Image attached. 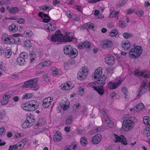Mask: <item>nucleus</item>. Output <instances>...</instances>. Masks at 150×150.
Segmentation results:
<instances>
[{"label": "nucleus", "instance_id": "obj_44", "mask_svg": "<svg viewBox=\"0 0 150 150\" xmlns=\"http://www.w3.org/2000/svg\"><path fill=\"white\" fill-rule=\"evenodd\" d=\"M52 71V74L54 76H56L59 73L58 69L55 67H53L51 68Z\"/></svg>", "mask_w": 150, "mask_h": 150}, {"label": "nucleus", "instance_id": "obj_9", "mask_svg": "<svg viewBox=\"0 0 150 150\" xmlns=\"http://www.w3.org/2000/svg\"><path fill=\"white\" fill-rule=\"evenodd\" d=\"M1 39L4 43L6 44H11L12 42L13 41V38L6 33L2 35Z\"/></svg>", "mask_w": 150, "mask_h": 150}, {"label": "nucleus", "instance_id": "obj_3", "mask_svg": "<svg viewBox=\"0 0 150 150\" xmlns=\"http://www.w3.org/2000/svg\"><path fill=\"white\" fill-rule=\"evenodd\" d=\"M134 117H133L128 118L126 117L125 119L124 120L122 124L123 129L126 131H128L131 129L134 125Z\"/></svg>", "mask_w": 150, "mask_h": 150}, {"label": "nucleus", "instance_id": "obj_24", "mask_svg": "<svg viewBox=\"0 0 150 150\" xmlns=\"http://www.w3.org/2000/svg\"><path fill=\"white\" fill-rule=\"evenodd\" d=\"M6 8L8 11L9 13H15L18 12L19 11L18 8L16 7L11 8L8 6L6 7Z\"/></svg>", "mask_w": 150, "mask_h": 150}, {"label": "nucleus", "instance_id": "obj_20", "mask_svg": "<svg viewBox=\"0 0 150 150\" xmlns=\"http://www.w3.org/2000/svg\"><path fill=\"white\" fill-rule=\"evenodd\" d=\"M102 73V68L98 67L95 71L93 76L95 79H97L99 77Z\"/></svg>", "mask_w": 150, "mask_h": 150}, {"label": "nucleus", "instance_id": "obj_51", "mask_svg": "<svg viewBox=\"0 0 150 150\" xmlns=\"http://www.w3.org/2000/svg\"><path fill=\"white\" fill-rule=\"evenodd\" d=\"M118 32L117 30L114 29L112 30L110 33V35L112 37L115 36L118 34Z\"/></svg>", "mask_w": 150, "mask_h": 150}, {"label": "nucleus", "instance_id": "obj_31", "mask_svg": "<svg viewBox=\"0 0 150 150\" xmlns=\"http://www.w3.org/2000/svg\"><path fill=\"white\" fill-rule=\"evenodd\" d=\"M121 90L124 93L125 99L127 100H128L129 98V96L128 95L129 93L127 88L126 87H124L122 88Z\"/></svg>", "mask_w": 150, "mask_h": 150}, {"label": "nucleus", "instance_id": "obj_41", "mask_svg": "<svg viewBox=\"0 0 150 150\" xmlns=\"http://www.w3.org/2000/svg\"><path fill=\"white\" fill-rule=\"evenodd\" d=\"M80 142L81 144L83 146H86L87 144L86 138L84 137H83L81 138Z\"/></svg>", "mask_w": 150, "mask_h": 150}, {"label": "nucleus", "instance_id": "obj_34", "mask_svg": "<svg viewBox=\"0 0 150 150\" xmlns=\"http://www.w3.org/2000/svg\"><path fill=\"white\" fill-rule=\"evenodd\" d=\"M33 125L30 122L26 120L22 124V127L24 129L28 128L31 127Z\"/></svg>", "mask_w": 150, "mask_h": 150}, {"label": "nucleus", "instance_id": "obj_35", "mask_svg": "<svg viewBox=\"0 0 150 150\" xmlns=\"http://www.w3.org/2000/svg\"><path fill=\"white\" fill-rule=\"evenodd\" d=\"M122 46L125 50H127L131 47L130 42H129L122 43Z\"/></svg>", "mask_w": 150, "mask_h": 150}, {"label": "nucleus", "instance_id": "obj_50", "mask_svg": "<svg viewBox=\"0 0 150 150\" xmlns=\"http://www.w3.org/2000/svg\"><path fill=\"white\" fill-rule=\"evenodd\" d=\"M21 42V40L20 39L17 37H15L13 38V41H12L11 44H17Z\"/></svg>", "mask_w": 150, "mask_h": 150}, {"label": "nucleus", "instance_id": "obj_10", "mask_svg": "<svg viewBox=\"0 0 150 150\" xmlns=\"http://www.w3.org/2000/svg\"><path fill=\"white\" fill-rule=\"evenodd\" d=\"M45 28L47 31L51 32L56 30V25L54 22L51 21L49 23H48L46 25Z\"/></svg>", "mask_w": 150, "mask_h": 150}, {"label": "nucleus", "instance_id": "obj_40", "mask_svg": "<svg viewBox=\"0 0 150 150\" xmlns=\"http://www.w3.org/2000/svg\"><path fill=\"white\" fill-rule=\"evenodd\" d=\"M143 122L146 125H150V117L149 116H145L143 118Z\"/></svg>", "mask_w": 150, "mask_h": 150}, {"label": "nucleus", "instance_id": "obj_60", "mask_svg": "<svg viewBox=\"0 0 150 150\" xmlns=\"http://www.w3.org/2000/svg\"><path fill=\"white\" fill-rule=\"evenodd\" d=\"M108 120H105V122L108 124V127H112L113 126V125L112 123V121L110 120V119H108Z\"/></svg>", "mask_w": 150, "mask_h": 150}, {"label": "nucleus", "instance_id": "obj_25", "mask_svg": "<svg viewBox=\"0 0 150 150\" xmlns=\"http://www.w3.org/2000/svg\"><path fill=\"white\" fill-rule=\"evenodd\" d=\"M26 120L33 125L35 121V116L31 114H30L28 115Z\"/></svg>", "mask_w": 150, "mask_h": 150}, {"label": "nucleus", "instance_id": "obj_13", "mask_svg": "<svg viewBox=\"0 0 150 150\" xmlns=\"http://www.w3.org/2000/svg\"><path fill=\"white\" fill-rule=\"evenodd\" d=\"M11 94H5L3 96L1 100L0 103L1 105H5L9 102V99L11 97Z\"/></svg>", "mask_w": 150, "mask_h": 150}, {"label": "nucleus", "instance_id": "obj_26", "mask_svg": "<svg viewBox=\"0 0 150 150\" xmlns=\"http://www.w3.org/2000/svg\"><path fill=\"white\" fill-rule=\"evenodd\" d=\"M45 119L44 118H40L37 122L36 125L35 127V128H38V127L42 126L45 123Z\"/></svg>", "mask_w": 150, "mask_h": 150}, {"label": "nucleus", "instance_id": "obj_55", "mask_svg": "<svg viewBox=\"0 0 150 150\" xmlns=\"http://www.w3.org/2000/svg\"><path fill=\"white\" fill-rule=\"evenodd\" d=\"M142 72L143 71H140L139 70L137 69L134 71V74L136 76H142Z\"/></svg>", "mask_w": 150, "mask_h": 150}, {"label": "nucleus", "instance_id": "obj_16", "mask_svg": "<svg viewBox=\"0 0 150 150\" xmlns=\"http://www.w3.org/2000/svg\"><path fill=\"white\" fill-rule=\"evenodd\" d=\"M122 83L121 80H119L117 82L113 83L110 82L108 83V86L109 88L111 89H115L117 87L120 85Z\"/></svg>", "mask_w": 150, "mask_h": 150}, {"label": "nucleus", "instance_id": "obj_57", "mask_svg": "<svg viewBox=\"0 0 150 150\" xmlns=\"http://www.w3.org/2000/svg\"><path fill=\"white\" fill-rule=\"evenodd\" d=\"M6 132V130L4 128H0V136L4 135Z\"/></svg>", "mask_w": 150, "mask_h": 150}, {"label": "nucleus", "instance_id": "obj_5", "mask_svg": "<svg viewBox=\"0 0 150 150\" xmlns=\"http://www.w3.org/2000/svg\"><path fill=\"white\" fill-rule=\"evenodd\" d=\"M148 87L150 88V82L146 80H143L140 86L138 88L137 93V96L139 97L144 93Z\"/></svg>", "mask_w": 150, "mask_h": 150}, {"label": "nucleus", "instance_id": "obj_8", "mask_svg": "<svg viewBox=\"0 0 150 150\" xmlns=\"http://www.w3.org/2000/svg\"><path fill=\"white\" fill-rule=\"evenodd\" d=\"M115 139L114 141L115 142H121L122 144L126 145L127 144V141L125 137L123 135L118 136L115 134H114Z\"/></svg>", "mask_w": 150, "mask_h": 150}, {"label": "nucleus", "instance_id": "obj_29", "mask_svg": "<svg viewBox=\"0 0 150 150\" xmlns=\"http://www.w3.org/2000/svg\"><path fill=\"white\" fill-rule=\"evenodd\" d=\"M112 45V42L110 40H106L105 41L102 46V48L105 49L111 47Z\"/></svg>", "mask_w": 150, "mask_h": 150}, {"label": "nucleus", "instance_id": "obj_17", "mask_svg": "<svg viewBox=\"0 0 150 150\" xmlns=\"http://www.w3.org/2000/svg\"><path fill=\"white\" fill-rule=\"evenodd\" d=\"M38 15L41 18L44 22L47 23L51 20L50 18L48 15L43 13L42 12H39Z\"/></svg>", "mask_w": 150, "mask_h": 150}, {"label": "nucleus", "instance_id": "obj_52", "mask_svg": "<svg viewBox=\"0 0 150 150\" xmlns=\"http://www.w3.org/2000/svg\"><path fill=\"white\" fill-rule=\"evenodd\" d=\"M42 62L43 63L44 67L50 66L52 64V62L49 60H47Z\"/></svg>", "mask_w": 150, "mask_h": 150}, {"label": "nucleus", "instance_id": "obj_33", "mask_svg": "<svg viewBox=\"0 0 150 150\" xmlns=\"http://www.w3.org/2000/svg\"><path fill=\"white\" fill-rule=\"evenodd\" d=\"M83 27H84L85 28H86L87 30L88 29L92 30H94V25L93 23L91 22H88L84 24L83 25Z\"/></svg>", "mask_w": 150, "mask_h": 150}, {"label": "nucleus", "instance_id": "obj_54", "mask_svg": "<svg viewBox=\"0 0 150 150\" xmlns=\"http://www.w3.org/2000/svg\"><path fill=\"white\" fill-rule=\"evenodd\" d=\"M146 72V70H144L143 71L142 76H144L145 78H149L150 77V74L147 73Z\"/></svg>", "mask_w": 150, "mask_h": 150}, {"label": "nucleus", "instance_id": "obj_23", "mask_svg": "<svg viewBox=\"0 0 150 150\" xmlns=\"http://www.w3.org/2000/svg\"><path fill=\"white\" fill-rule=\"evenodd\" d=\"M144 108V104L142 103H140L136 105L133 110L136 112L139 111L141 110L143 111L145 109Z\"/></svg>", "mask_w": 150, "mask_h": 150}, {"label": "nucleus", "instance_id": "obj_46", "mask_svg": "<svg viewBox=\"0 0 150 150\" xmlns=\"http://www.w3.org/2000/svg\"><path fill=\"white\" fill-rule=\"evenodd\" d=\"M73 119V117L71 116L68 117L66 120V124L67 125H70L72 122Z\"/></svg>", "mask_w": 150, "mask_h": 150}, {"label": "nucleus", "instance_id": "obj_12", "mask_svg": "<svg viewBox=\"0 0 150 150\" xmlns=\"http://www.w3.org/2000/svg\"><path fill=\"white\" fill-rule=\"evenodd\" d=\"M101 135L100 134H97L93 137L91 138V143L95 144H99L101 140Z\"/></svg>", "mask_w": 150, "mask_h": 150}, {"label": "nucleus", "instance_id": "obj_37", "mask_svg": "<svg viewBox=\"0 0 150 150\" xmlns=\"http://www.w3.org/2000/svg\"><path fill=\"white\" fill-rule=\"evenodd\" d=\"M128 0H122L119 1L116 4V7L117 8H120L124 6L127 1Z\"/></svg>", "mask_w": 150, "mask_h": 150}, {"label": "nucleus", "instance_id": "obj_49", "mask_svg": "<svg viewBox=\"0 0 150 150\" xmlns=\"http://www.w3.org/2000/svg\"><path fill=\"white\" fill-rule=\"evenodd\" d=\"M28 54L26 52H23L21 53L19 55V57L24 59L28 58Z\"/></svg>", "mask_w": 150, "mask_h": 150}, {"label": "nucleus", "instance_id": "obj_47", "mask_svg": "<svg viewBox=\"0 0 150 150\" xmlns=\"http://www.w3.org/2000/svg\"><path fill=\"white\" fill-rule=\"evenodd\" d=\"M39 8L41 10H46V11H49L51 9L50 7L48 5L43 6L40 7Z\"/></svg>", "mask_w": 150, "mask_h": 150}, {"label": "nucleus", "instance_id": "obj_59", "mask_svg": "<svg viewBox=\"0 0 150 150\" xmlns=\"http://www.w3.org/2000/svg\"><path fill=\"white\" fill-rule=\"evenodd\" d=\"M17 21L18 23L23 24L25 23V20L23 18H20L17 19Z\"/></svg>", "mask_w": 150, "mask_h": 150}, {"label": "nucleus", "instance_id": "obj_42", "mask_svg": "<svg viewBox=\"0 0 150 150\" xmlns=\"http://www.w3.org/2000/svg\"><path fill=\"white\" fill-rule=\"evenodd\" d=\"M25 60L20 57L17 58V62L20 65H23L24 64Z\"/></svg>", "mask_w": 150, "mask_h": 150}, {"label": "nucleus", "instance_id": "obj_1", "mask_svg": "<svg viewBox=\"0 0 150 150\" xmlns=\"http://www.w3.org/2000/svg\"><path fill=\"white\" fill-rule=\"evenodd\" d=\"M108 78L104 75L101 76L99 79L94 82L90 83V86L93 88L100 95L104 94L103 87L104 85L108 81Z\"/></svg>", "mask_w": 150, "mask_h": 150}, {"label": "nucleus", "instance_id": "obj_58", "mask_svg": "<svg viewBox=\"0 0 150 150\" xmlns=\"http://www.w3.org/2000/svg\"><path fill=\"white\" fill-rule=\"evenodd\" d=\"M135 13L139 17H142L144 15V12L141 10H139L136 11Z\"/></svg>", "mask_w": 150, "mask_h": 150}, {"label": "nucleus", "instance_id": "obj_36", "mask_svg": "<svg viewBox=\"0 0 150 150\" xmlns=\"http://www.w3.org/2000/svg\"><path fill=\"white\" fill-rule=\"evenodd\" d=\"M22 107L24 110L26 111H30L29 102L22 104Z\"/></svg>", "mask_w": 150, "mask_h": 150}, {"label": "nucleus", "instance_id": "obj_19", "mask_svg": "<svg viewBox=\"0 0 150 150\" xmlns=\"http://www.w3.org/2000/svg\"><path fill=\"white\" fill-rule=\"evenodd\" d=\"M105 59L106 63L108 65H112L115 63V59L112 56H106Z\"/></svg>", "mask_w": 150, "mask_h": 150}, {"label": "nucleus", "instance_id": "obj_22", "mask_svg": "<svg viewBox=\"0 0 150 150\" xmlns=\"http://www.w3.org/2000/svg\"><path fill=\"white\" fill-rule=\"evenodd\" d=\"M5 53V56L7 58H9L11 57L12 54L11 50L9 47H6L4 49V53Z\"/></svg>", "mask_w": 150, "mask_h": 150}, {"label": "nucleus", "instance_id": "obj_39", "mask_svg": "<svg viewBox=\"0 0 150 150\" xmlns=\"http://www.w3.org/2000/svg\"><path fill=\"white\" fill-rule=\"evenodd\" d=\"M60 105L61 108L64 110H67L69 108V105H67V102L65 101L61 103Z\"/></svg>", "mask_w": 150, "mask_h": 150}, {"label": "nucleus", "instance_id": "obj_4", "mask_svg": "<svg viewBox=\"0 0 150 150\" xmlns=\"http://www.w3.org/2000/svg\"><path fill=\"white\" fill-rule=\"evenodd\" d=\"M142 52V48L139 46H136L129 51V57L133 59L138 58Z\"/></svg>", "mask_w": 150, "mask_h": 150}, {"label": "nucleus", "instance_id": "obj_63", "mask_svg": "<svg viewBox=\"0 0 150 150\" xmlns=\"http://www.w3.org/2000/svg\"><path fill=\"white\" fill-rule=\"evenodd\" d=\"M101 130V128L99 127H98L93 130V132L96 133L100 131Z\"/></svg>", "mask_w": 150, "mask_h": 150}, {"label": "nucleus", "instance_id": "obj_38", "mask_svg": "<svg viewBox=\"0 0 150 150\" xmlns=\"http://www.w3.org/2000/svg\"><path fill=\"white\" fill-rule=\"evenodd\" d=\"M77 148V145L75 142H73L69 147L65 150H75Z\"/></svg>", "mask_w": 150, "mask_h": 150}, {"label": "nucleus", "instance_id": "obj_6", "mask_svg": "<svg viewBox=\"0 0 150 150\" xmlns=\"http://www.w3.org/2000/svg\"><path fill=\"white\" fill-rule=\"evenodd\" d=\"M38 78H35L29 80L24 83L23 87L25 88H35L37 84Z\"/></svg>", "mask_w": 150, "mask_h": 150}, {"label": "nucleus", "instance_id": "obj_21", "mask_svg": "<svg viewBox=\"0 0 150 150\" xmlns=\"http://www.w3.org/2000/svg\"><path fill=\"white\" fill-rule=\"evenodd\" d=\"M9 31L12 33H15L18 30V25L16 23H12L8 27Z\"/></svg>", "mask_w": 150, "mask_h": 150}, {"label": "nucleus", "instance_id": "obj_48", "mask_svg": "<svg viewBox=\"0 0 150 150\" xmlns=\"http://www.w3.org/2000/svg\"><path fill=\"white\" fill-rule=\"evenodd\" d=\"M33 96V94L32 93H26L23 96L22 98L28 99L31 98Z\"/></svg>", "mask_w": 150, "mask_h": 150}, {"label": "nucleus", "instance_id": "obj_61", "mask_svg": "<svg viewBox=\"0 0 150 150\" xmlns=\"http://www.w3.org/2000/svg\"><path fill=\"white\" fill-rule=\"evenodd\" d=\"M43 78L45 79V81L48 82L50 81V78L48 77L46 74H44L43 75Z\"/></svg>", "mask_w": 150, "mask_h": 150}, {"label": "nucleus", "instance_id": "obj_32", "mask_svg": "<svg viewBox=\"0 0 150 150\" xmlns=\"http://www.w3.org/2000/svg\"><path fill=\"white\" fill-rule=\"evenodd\" d=\"M72 48L70 45H66L64 47V52L65 54L68 55L70 53V52L72 50Z\"/></svg>", "mask_w": 150, "mask_h": 150}, {"label": "nucleus", "instance_id": "obj_28", "mask_svg": "<svg viewBox=\"0 0 150 150\" xmlns=\"http://www.w3.org/2000/svg\"><path fill=\"white\" fill-rule=\"evenodd\" d=\"M61 134L58 133L57 132H56L54 136L53 139L55 142L61 141L62 139Z\"/></svg>", "mask_w": 150, "mask_h": 150}, {"label": "nucleus", "instance_id": "obj_27", "mask_svg": "<svg viewBox=\"0 0 150 150\" xmlns=\"http://www.w3.org/2000/svg\"><path fill=\"white\" fill-rule=\"evenodd\" d=\"M29 57L30 60V63L32 64L34 62L36 58V54L34 51L32 50L30 52Z\"/></svg>", "mask_w": 150, "mask_h": 150}, {"label": "nucleus", "instance_id": "obj_7", "mask_svg": "<svg viewBox=\"0 0 150 150\" xmlns=\"http://www.w3.org/2000/svg\"><path fill=\"white\" fill-rule=\"evenodd\" d=\"M88 69L86 67H82L78 72L77 76L79 79L81 80L86 78L88 74Z\"/></svg>", "mask_w": 150, "mask_h": 150}, {"label": "nucleus", "instance_id": "obj_53", "mask_svg": "<svg viewBox=\"0 0 150 150\" xmlns=\"http://www.w3.org/2000/svg\"><path fill=\"white\" fill-rule=\"evenodd\" d=\"M16 144L18 147V150H21L24 146L22 144V142H21L20 141Z\"/></svg>", "mask_w": 150, "mask_h": 150}, {"label": "nucleus", "instance_id": "obj_43", "mask_svg": "<svg viewBox=\"0 0 150 150\" xmlns=\"http://www.w3.org/2000/svg\"><path fill=\"white\" fill-rule=\"evenodd\" d=\"M119 13V11H115L114 10H113L110 14L109 17L110 18L115 17L117 16Z\"/></svg>", "mask_w": 150, "mask_h": 150}, {"label": "nucleus", "instance_id": "obj_2", "mask_svg": "<svg viewBox=\"0 0 150 150\" xmlns=\"http://www.w3.org/2000/svg\"><path fill=\"white\" fill-rule=\"evenodd\" d=\"M73 39V34L72 33H68L64 36L60 31H58L56 32L54 35L52 36L51 41L54 42H70Z\"/></svg>", "mask_w": 150, "mask_h": 150}, {"label": "nucleus", "instance_id": "obj_11", "mask_svg": "<svg viewBox=\"0 0 150 150\" xmlns=\"http://www.w3.org/2000/svg\"><path fill=\"white\" fill-rule=\"evenodd\" d=\"M74 84L72 82L69 81L61 85V88L63 90H70L74 86Z\"/></svg>", "mask_w": 150, "mask_h": 150}, {"label": "nucleus", "instance_id": "obj_45", "mask_svg": "<svg viewBox=\"0 0 150 150\" xmlns=\"http://www.w3.org/2000/svg\"><path fill=\"white\" fill-rule=\"evenodd\" d=\"M143 134L146 137L150 136V128L148 127H146L143 131Z\"/></svg>", "mask_w": 150, "mask_h": 150}, {"label": "nucleus", "instance_id": "obj_18", "mask_svg": "<svg viewBox=\"0 0 150 150\" xmlns=\"http://www.w3.org/2000/svg\"><path fill=\"white\" fill-rule=\"evenodd\" d=\"M91 46V44L89 42L86 41L83 43H79L78 47L79 49H82L84 48H89Z\"/></svg>", "mask_w": 150, "mask_h": 150}, {"label": "nucleus", "instance_id": "obj_14", "mask_svg": "<svg viewBox=\"0 0 150 150\" xmlns=\"http://www.w3.org/2000/svg\"><path fill=\"white\" fill-rule=\"evenodd\" d=\"M53 98L51 97L45 98L43 100L42 105L43 107L47 108L51 104L53 101Z\"/></svg>", "mask_w": 150, "mask_h": 150}, {"label": "nucleus", "instance_id": "obj_30", "mask_svg": "<svg viewBox=\"0 0 150 150\" xmlns=\"http://www.w3.org/2000/svg\"><path fill=\"white\" fill-rule=\"evenodd\" d=\"M72 50L70 52V53L68 54L72 58H75L77 56L78 54V51L75 48H72Z\"/></svg>", "mask_w": 150, "mask_h": 150}, {"label": "nucleus", "instance_id": "obj_15", "mask_svg": "<svg viewBox=\"0 0 150 150\" xmlns=\"http://www.w3.org/2000/svg\"><path fill=\"white\" fill-rule=\"evenodd\" d=\"M29 102L30 111H34L38 108L39 105L38 102L35 100H32Z\"/></svg>", "mask_w": 150, "mask_h": 150}, {"label": "nucleus", "instance_id": "obj_56", "mask_svg": "<svg viewBox=\"0 0 150 150\" xmlns=\"http://www.w3.org/2000/svg\"><path fill=\"white\" fill-rule=\"evenodd\" d=\"M17 144H13V145H11L10 146L8 150H18V148Z\"/></svg>", "mask_w": 150, "mask_h": 150}, {"label": "nucleus", "instance_id": "obj_64", "mask_svg": "<svg viewBox=\"0 0 150 150\" xmlns=\"http://www.w3.org/2000/svg\"><path fill=\"white\" fill-rule=\"evenodd\" d=\"M44 67V64L43 62L41 63L38 64L36 66V68L37 69H40Z\"/></svg>", "mask_w": 150, "mask_h": 150}, {"label": "nucleus", "instance_id": "obj_62", "mask_svg": "<svg viewBox=\"0 0 150 150\" xmlns=\"http://www.w3.org/2000/svg\"><path fill=\"white\" fill-rule=\"evenodd\" d=\"M71 18L76 21H78L79 19V18L78 16H76L75 14H72V16Z\"/></svg>", "mask_w": 150, "mask_h": 150}]
</instances>
